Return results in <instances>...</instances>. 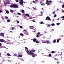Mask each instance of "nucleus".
<instances>
[{
    "instance_id": "f257e3e1",
    "label": "nucleus",
    "mask_w": 64,
    "mask_h": 64,
    "mask_svg": "<svg viewBox=\"0 0 64 64\" xmlns=\"http://www.w3.org/2000/svg\"><path fill=\"white\" fill-rule=\"evenodd\" d=\"M35 52H36V50H32L31 51H30V52H29L28 50H27L26 51V52L30 56H31L32 55H33L32 56V57H33L34 58H35V56H37L36 54H34L33 53H35Z\"/></svg>"
},
{
    "instance_id": "f03ea898",
    "label": "nucleus",
    "mask_w": 64,
    "mask_h": 64,
    "mask_svg": "<svg viewBox=\"0 0 64 64\" xmlns=\"http://www.w3.org/2000/svg\"><path fill=\"white\" fill-rule=\"evenodd\" d=\"M10 8H18L19 7L17 4H14L10 6Z\"/></svg>"
},
{
    "instance_id": "7ed1b4c3",
    "label": "nucleus",
    "mask_w": 64,
    "mask_h": 64,
    "mask_svg": "<svg viewBox=\"0 0 64 64\" xmlns=\"http://www.w3.org/2000/svg\"><path fill=\"white\" fill-rule=\"evenodd\" d=\"M46 4H47L49 6L50 5V4L48 3H52V1L50 0L49 2L48 0H47V1H46Z\"/></svg>"
},
{
    "instance_id": "20e7f679",
    "label": "nucleus",
    "mask_w": 64,
    "mask_h": 64,
    "mask_svg": "<svg viewBox=\"0 0 64 64\" xmlns=\"http://www.w3.org/2000/svg\"><path fill=\"white\" fill-rule=\"evenodd\" d=\"M33 40L34 42H35L36 43H39L40 42L37 40L36 38H34L33 39Z\"/></svg>"
},
{
    "instance_id": "39448f33",
    "label": "nucleus",
    "mask_w": 64,
    "mask_h": 64,
    "mask_svg": "<svg viewBox=\"0 0 64 64\" xmlns=\"http://www.w3.org/2000/svg\"><path fill=\"white\" fill-rule=\"evenodd\" d=\"M0 36L2 37H4V33L1 32L0 33Z\"/></svg>"
},
{
    "instance_id": "423d86ee",
    "label": "nucleus",
    "mask_w": 64,
    "mask_h": 64,
    "mask_svg": "<svg viewBox=\"0 0 64 64\" xmlns=\"http://www.w3.org/2000/svg\"><path fill=\"white\" fill-rule=\"evenodd\" d=\"M46 20L48 21H50V20H51V19L49 16H47L46 18Z\"/></svg>"
},
{
    "instance_id": "0eeeda50",
    "label": "nucleus",
    "mask_w": 64,
    "mask_h": 64,
    "mask_svg": "<svg viewBox=\"0 0 64 64\" xmlns=\"http://www.w3.org/2000/svg\"><path fill=\"white\" fill-rule=\"evenodd\" d=\"M24 15H25V16H27V17H30V16H29V15L28 14H24Z\"/></svg>"
},
{
    "instance_id": "6e6552de",
    "label": "nucleus",
    "mask_w": 64,
    "mask_h": 64,
    "mask_svg": "<svg viewBox=\"0 0 64 64\" xmlns=\"http://www.w3.org/2000/svg\"><path fill=\"white\" fill-rule=\"evenodd\" d=\"M0 42H5V40L3 39H0Z\"/></svg>"
},
{
    "instance_id": "1a4fd4ad",
    "label": "nucleus",
    "mask_w": 64,
    "mask_h": 64,
    "mask_svg": "<svg viewBox=\"0 0 64 64\" xmlns=\"http://www.w3.org/2000/svg\"><path fill=\"white\" fill-rule=\"evenodd\" d=\"M46 43H47V44H50V41H49V40H46Z\"/></svg>"
},
{
    "instance_id": "9d476101",
    "label": "nucleus",
    "mask_w": 64,
    "mask_h": 64,
    "mask_svg": "<svg viewBox=\"0 0 64 64\" xmlns=\"http://www.w3.org/2000/svg\"><path fill=\"white\" fill-rule=\"evenodd\" d=\"M24 3H23V2H20V5H23Z\"/></svg>"
},
{
    "instance_id": "9b49d317",
    "label": "nucleus",
    "mask_w": 64,
    "mask_h": 64,
    "mask_svg": "<svg viewBox=\"0 0 64 64\" xmlns=\"http://www.w3.org/2000/svg\"><path fill=\"white\" fill-rule=\"evenodd\" d=\"M51 53H52V54H54V53H55V52L54 51H52L51 52V53H50V54H51Z\"/></svg>"
},
{
    "instance_id": "f8f14e48",
    "label": "nucleus",
    "mask_w": 64,
    "mask_h": 64,
    "mask_svg": "<svg viewBox=\"0 0 64 64\" xmlns=\"http://www.w3.org/2000/svg\"><path fill=\"white\" fill-rule=\"evenodd\" d=\"M22 11L21 12H22V13H25V11H24V10H22Z\"/></svg>"
},
{
    "instance_id": "ddd939ff",
    "label": "nucleus",
    "mask_w": 64,
    "mask_h": 64,
    "mask_svg": "<svg viewBox=\"0 0 64 64\" xmlns=\"http://www.w3.org/2000/svg\"><path fill=\"white\" fill-rule=\"evenodd\" d=\"M30 28L31 29H32L33 28H34V26H30Z\"/></svg>"
},
{
    "instance_id": "4468645a",
    "label": "nucleus",
    "mask_w": 64,
    "mask_h": 64,
    "mask_svg": "<svg viewBox=\"0 0 64 64\" xmlns=\"http://www.w3.org/2000/svg\"><path fill=\"white\" fill-rule=\"evenodd\" d=\"M6 12L7 14H9V11H7L6 10Z\"/></svg>"
},
{
    "instance_id": "2eb2a0df",
    "label": "nucleus",
    "mask_w": 64,
    "mask_h": 64,
    "mask_svg": "<svg viewBox=\"0 0 64 64\" xmlns=\"http://www.w3.org/2000/svg\"><path fill=\"white\" fill-rule=\"evenodd\" d=\"M56 40H54V41H53L54 43H56Z\"/></svg>"
},
{
    "instance_id": "dca6fc26",
    "label": "nucleus",
    "mask_w": 64,
    "mask_h": 64,
    "mask_svg": "<svg viewBox=\"0 0 64 64\" xmlns=\"http://www.w3.org/2000/svg\"><path fill=\"white\" fill-rule=\"evenodd\" d=\"M22 56H22V55H18L19 57H22Z\"/></svg>"
},
{
    "instance_id": "f3484780",
    "label": "nucleus",
    "mask_w": 64,
    "mask_h": 64,
    "mask_svg": "<svg viewBox=\"0 0 64 64\" xmlns=\"http://www.w3.org/2000/svg\"><path fill=\"white\" fill-rule=\"evenodd\" d=\"M7 22H11V20H7Z\"/></svg>"
},
{
    "instance_id": "a211bd4d",
    "label": "nucleus",
    "mask_w": 64,
    "mask_h": 64,
    "mask_svg": "<svg viewBox=\"0 0 64 64\" xmlns=\"http://www.w3.org/2000/svg\"><path fill=\"white\" fill-rule=\"evenodd\" d=\"M20 36H24V34H20Z\"/></svg>"
},
{
    "instance_id": "6ab92c4d",
    "label": "nucleus",
    "mask_w": 64,
    "mask_h": 64,
    "mask_svg": "<svg viewBox=\"0 0 64 64\" xmlns=\"http://www.w3.org/2000/svg\"><path fill=\"white\" fill-rule=\"evenodd\" d=\"M10 12L12 13H13V12H14V10H11Z\"/></svg>"
},
{
    "instance_id": "aec40b11",
    "label": "nucleus",
    "mask_w": 64,
    "mask_h": 64,
    "mask_svg": "<svg viewBox=\"0 0 64 64\" xmlns=\"http://www.w3.org/2000/svg\"><path fill=\"white\" fill-rule=\"evenodd\" d=\"M4 18H5L6 19H9V18L6 16L4 17Z\"/></svg>"
},
{
    "instance_id": "412c9836",
    "label": "nucleus",
    "mask_w": 64,
    "mask_h": 64,
    "mask_svg": "<svg viewBox=\"0 0 64 64\" xmlns=\"http://www.w3.org/2000/svg\"><path fill=\"white\" fill-rule=\"evenodd\" d=\"M6 54L8 56H11V55H10V54Z\"/></svg>"
},
{
    "instance_id": "4be33fe9",
    "label": "nucleus",
    "mask_w": 64,
    "mask_h": 64,
    "mask_svg": "<svg viewBox=\"0 0 64 64\" xmlns=\"http://www.w3.org/2000/svg\"><path fill=\"white\" fill-rule=\"evenodd\" d=\"M52 26H55V24H51Z\"/></svg>"
},
{
    "instance_id": "5701e85b",
    "label": "nucleus",
    "mask_w": 64,
    "mask_h": 64,
    "mask_svg": "<svg viewBox=\"0 0 64 64\" xmlns=\"http://www.w3.org/2000/svg\"><path fill=\"white\" fill-rule=\"evenodd\" d=\"M46 41H42V43H46Z\"/></svg>"
},
{
    "instance_id": "b1692460",
    "label": "nucleus",
    "mask_w": 64,
    "mask_h": 64,
    "mask_svg": "<svg viewBox=\"0 0 64 64\" xmlns=\"http://www.w3.org/2000/svg\"><path fill=\"white\" fill-rule=\"evenodd\" d=\"M7 2H4V5H7Z\"/></svg>"
},
{
    "instance_id": "393cba45",
    "label": "nucleus",
    "mask_w": 64,
    "mask_h": 64,
    "mask_svg": "<svg viewBox=\"0 0 64 64\" xmlns=\"http://www.w3.org/2000/svg\"><path fill=\"white\" fill-rule=\"evenodd\" d=\"M40 23L41 24H44V22H40Z\"/></svg>"
},
{
    "instance_id": "a878e982",
    "label": "nucleus",
    "mask_w": 64,
    "mask_h": 64,
    "mask_svg": "<svg viewBox=\"0 0 64 64\" xmlns=\"http://www.w3.org/2000/svg\"><path fill=\"white\" fill-rule=\"evenodd\" d=\"M46 4L43 3L42 4H41L42 5H45Z\"/></svg>"
},
{
    "instance_id": "bb28decb",
    "label": "nucleus",
    "mask_w": 64,
    "mask_h": 64,
    "mask_svg": "<svg viewBox=\"0 0 64 64\" xmlns=\"http://www.w3.org/2000/svg\"><path fill=\"white\" fill-rule=\"evenodd\" d=\"M59 40H57V43H59Z\"/></svg>"
},
{
    "instance_id": "cd10ccee",
    "label": "nucleus",
    "mask_w": 64,
    "mask_h": 64,
    "mask_svg": "<svg viewBox=\"0 0 64 64\" xmlns=\"http://www.w3.org/2000/svg\"><path fill=\"white\" fill-rule=\"evenodd\" d=\"M54 31V29H52L51 30V32H53Z\"/></svg>"
},
{
    "instance_id": "c85d7f7f",
    "label": "nucleus",
    "mask_w": 64,
    "mask_h": 64,
    "mask_svg": "<svg viewBox=\"0 0 64 64\" xmlns=\"http://www.w3.org/2000/svg\"><path fill=\"white\" fill-rule=\"evenodd\" d=\"M51 26V24H48V27H50Z\"/></svg>"
},
{
    "instance_id": "c756f323",
    "label": "nucleus",
    "mask_w": 64,
    "mask_h": 64,
    "mask_svg": "<svg viewBox=\"0 0 64 64\" xmlns=\"http://www.w3.org/2000/svg\"><path fill=\"white\" fill-rule=\"evenodd\" d=\"M37 34L38 35H40V33L39 32H38Z\"/></svg>"
},
{
    "instance_id": "7c9ffc66",
    "label": "nucleus",
    "mask_w": 64,
    "mask_h": 64,
    "mask_svg": "<svg viewBox=\"0 0 64 64\" xmlns=\"http://www.w3.org/2000/svg\"><path fill=\"white\" fill-rule=\"evenodd\" d=\"M56 24L57 25H59L60 24V23H57Z\"/></svg>"
},
{
    "instance_id": "2f4dec72",
    "label": "nucleus",
    "mask_w": 64,
    "mask_h": 64,
    "mask_svg": "<svg viewBox=\"0 0 64 64\" xmlns=\"http://www.w3.org/2000/svg\"><path fill=\"white\" fill-rule=\"evenodd\" d=\"M7 4H10V2H7Z\"/></svg>"
},
{
    "instance_id": "473e14b6",
    "label": "nucleus",
    "mask_w": 64,
    "mask_h": 64,
    "mask_svg": "<svg viewBox=\"0 0 64 64\" xmlns=\"http://www.w3.org/2000/svg\"><path fill=\"white\" fill-rule=\"evenodd\" d=\"M49 57H51V56H52V55H51V54H49Z\"/></svg>"
},
{
    "instance_id": "72a5a7b5",
    "label": "nucleus",
    "mask_w": 64,
    "mask_h": 64,
    "mask_svg": "<svg viewBox=\"0 0 64 64\" xmlns=\"http://www.w3.org/2000/svg\"><path fill=\"white\" fill-rule=\"evenodd\" d=\"M39 37H40V36H39V35H37L36 36V37H37V38H38Z\"/></svg>"
},
{
    "instance_id": "f704fd0d",
    "label": "nucleus",
    "mask_w": 64,
    "mask_h": 64,
    "mask_svg": "<svg viewBox=\"0 0 64 64\" xmlns=\"http://www.w3.org/2000/svg\"><path fill=\"white\" fill-rule=\"evenodd\" d=\"M18 15H21V14H20V13H18Z\"/></svg>"
},
{
    "instance_id": "c9c22d12",
    "label": "nucleus",
    "mask_w": 64,
    "mask_h": 64,
    "mask_svg": "<svg viewBox=\"0 0 64 64\" xmlns=\"http://www.w3.org/2000/svg\"><path fill=\"white\" fill-rule=\"evenodd\" d=\"M54 59H55L56 60H58V58H54Z\"/></svg>"
},
{
    "instance_id": "e433bc0d",
    "label": "nucleus",
    "mask_w": 64,
    "mask_h": 64,
    "mask_svg": "<svg viewBox=\"0 0 64 64\" xmlns=\"http://www.w3.org/2000/svg\"><path fill=\"white\" fill-rule=\"evenodd\" d=\"M17 56V54H14V56H15V57Z\"/></svg>"
},
{
    "instance_id": "4c0bfd02",
    "label": "nucleus",
    "mask_w": 64,
    "mask_h": 64,
    "mask_svg": "<svg viewBox=\"0 0 64 64\" xmlns=\"http://www.w3.org/2000/svg\"><path fill=\"white\" fill-rule=\"evenodd\" d=\"M54 17H57V15H56V14H55L54 15Z\"/></svg>"
},
{
    "instance_id": "58836bf2",
    "label": "nucleus",
    "mask_w": 64,
    "mask_h": 64,
    "mask_svg": "<svg viewBox=\"0 0 64 64\" xmlns=\"http://www.w3.org/2000/svg\"><path fill=\"white\" fill-rule=\"evenodd\" d=\"M14 29H15L14 28H12V30H14Z\"/></svg>"
},
{
    "instance_id": "ea45409f",
    "label": "nucleus",
    "mask_w": 64,
    "mask_h": 64,
    "mask_svg": "<svg viewBox=\"0 0 64 64\" xmlns=\"http://www.w3.org/2000/svg\"><path fill=\"white\" fill-rule=\"evenodd\" d=\"M60 63V62H57V64H59V63Z\"/></svg>"
},
{
    "instance_id": "a19ab883",
    "label": "nucleus",
    "mask_w": 64,
    "mask_h": 64,
    "mask_svg": "<svg viewBox=\"0 0 64 64\" xmlns=\"http://www.w3.org/2000/svg\"><path fill=\"white\" fill-rule=\"evenodd\" d=\"M20 28H23V27H22V26H20Z\"/></svg>"
},
{
    "instance_id": "79ce46f5",
    "label": "nucleus",
    "mask_w": 64,
    "mask_h": 64,
    "mask_svg": "<svg viewBox=\"0 0 64 64\" xmlns=\"http://www.w3.org/2000/svg\"><path fill=\"white\" fill-rule=\"evenodd\" d=\"M25 48L26 49V50H28V48H27V47H25Z\"/></svg>"
},
{
    "instance_id": "37998d69",
    "label": "nucleus",
    "mask_w": 64,
    "mask_h": 64,
    "mask_svg": "<svg viewBox=\"0 0 64 64\" xmlns=\"http://www.w3.org/2000/svg\"><path fill=\"white\" fill-rule=\"evenodd\" d=\"M24 31H25L26 33H27V31L26 30H24Z\"/></svg>"
},
{
    "instance_id": "c03bdc74",
    "label": "nucleus",
    "mask_w": 64,
    "mask_h": 64,
    "mask_svg": "<svg viewBox=\"0 0 64 64\" xmlns=\"http://www.w3.org/2000/svg\"><path fill=\"white\" fill-rule=\"evenodd\" d=\"M15 1H16V2H18V0H15Z\"/></svg>"
},
{
    "instance_id": "a18cd8bd",
    "label": "nucleus",
    "mask_w": 64,
    "mask_h": 64,
    "mask_svg": "<svg viewBox=\"0 0 64 64\" xmlns=\"http://www.w3.org/2000/svg\"><path fill=\"white\" fill-rule=\"evenodd\" d=\"M2 46V44L0 43V47Z\"/></svg>"
},
{
    "instance_id": "49530a36",
    "label": "nucleus",
    "mask_w": 64,
    "mask_h": 64,
    "mask_svg": "<svg viewBox=\"0 0 64 64\" xmlns=\"http://www.w3.org/2000/svg\"><path fill=\"white\" fill-rule=\"evenodd\" d=\"M2 19H3V20H4L5 18H2Z\"/></svg>"
},
{
    "instance_id": "de8ad7c7",
    "label": "nucleus",
    "mask_w": 64,
    "mask_h": 64,
    "mask_svg": "<svg viewBox=\"0 0 64 64\" xmlns=\"http://www.w3.org/2000/svg\"><path fill=\"white\" fill-rule=\"evenodd\" d=\"M2 10H0V13H2Z\"/></svg>"
},
{
    "instance_id": "09e8293b",
    "label": "nucleus",
    "mask_w": 64,
    "mask_h": 64,
    "mask_svg": "<svg viewBox=\"0 0 64 64\" xmlns=\"http://www.w3.org/2000/svg\"><path fill=\"white\" fill-rule=\"evenodd\" d=\"M62 19H64V16H63L62 17Z\"/></svg>"
},
{
    "instance_id": "8fccbe9b",
    "label": "nucleus",
    "mask_w": 64,
    "mask_h": 64,
    "mask_svg": "<svg viewBox=\"0 0 64 64\" xmlns=\"http://www.w3.org/2000/svg\"><path fill=\"white\" fill-rule=\"evenodd\" d=\"M33 3H36V2H35V1H33Z\"/></svg>"
},
{
    "instance_id": "3c124183",
    "label": "nucleus",
    "mask_w": 64,
    "mask_h": 64,
    "mask_svg": "<svg viewBox=\"0 0 64 64\" xmlns=\"http://www.w3.org/2000/svg\"><path fill=\"white\" fill-rule=\"evenodd\" d=\"M55 12H53L52 14H55Z\"/></svg>"
},
{
    "instance_id": "603ef678",
    "label": "nucleus",
    "mask_w": 64,
    "mask_h": 64,
    "mask_svg": "<svg viewBox=\"0 0 64 64\" xmlns=\"http://www.w3.org/2000/svg\"><path fill=\"white\" fill-rule=\"evenodd\" d=\"M21 1L22 2H23V0H21Z\"/></svg>"
},
{
    "instance_id": "864d4df0",
    "label": "nucleus",
    "mask_w": 64,
    "mask_h": 64,
    "mask_svg": "<svg viewBox=\"0 0 64 64\" xmlns=\"http://www.w3.org/2000/svg\"><path fill=\"white\" fill-rule=\"evenodd\" d=\"M40 13H41V14H43V12H40Z\"/></svg>"
},
{
    "instance_id": "5fc2aeb1",
    "label": "nucleus",
    "mask_w": 64,
    "mask_h": 64,
    "mask_svg": "<svg viewBox=\"0 0 64 64\" xmlns=\"http://www.w3.org/2000/svg\"><path fill=\"white\" fill-rule=\"evenodd\" d=\"M32 21H33V22H36L35 20H33Z\"/></svg>"
},
{
    "instance_id": "6e6d98bb",
    "label": "nucleus",
    "mask_w": 64,
    "mask_h": 64,
    "mask_svg": "<svg viewBox=\"0 0 64 64\" xmlns=\"http://www.w3.org/2000/svg\"><path fill=\"white\" fill-rule=\"evenodd\" d=\"M62 8H64V5H63L62 6Z\"/></svg>"
},
{
    "instance_id": "4d7b16f0",
    "label": "nucleus",
    "mask_w": 64,
    "mask_h": 64,
    "mask_svg": "<svg viewBox=\"0 0 64 64\" xmlns=\"http://www.w3.org/2000/svg\"><path fill=\"white\" fill-rule=\"evenodd\" d=\"M17 23H19V22L18 21V22H17Z\"/></svg>"
},
{
    "instance_id": "13d9d810",
    "label": "nucleus",
    "mask_w": 64,
    "mask_h": 64,
    "mask_svg": "<svg viewBox=\"0 0 64 64\" xmlns=\"http://www.w3.org/2000/svg\"><path fill=\"white\" fill-rule=\"evenodd\" d=\"M62 3V2L61 1H60V3Z\"/></svg>"
},
{
    "instance_id": "bf43d9fd",
    "label": "nucleus",
    "mask_w": 64,
    "mask_h": 64,
    "mask_svg": "<svg viewBox=\"0 0 64 64\" xmlns=\"http://www.w3.org/2000/svg\"><path fill=\"white\" fill-rule=\"evenodd\" d=\"M41 10H44V9H43V8H42Z\"/></svg>"
},
{
    "instance_id": "052dcab7",
    "label": "nucleus",
    "mask_w": 64,
    "mask_h": 64,
    "mask_svg": "<svg viewBox=\"0 0 64 64\" xmlns=\"http://www.w3.org/2000/svg\"><path fill=\"white\" fill-rule=\"evenodd\" d=\"M10 32H11V33H13V32L12 31H10Z\"/></svg>"
},
{
    "instance_id": "680f3d73",
    "label": "nucleus",
    "mask_w": 64,
    "mask_h": 64,
    "mask_svg": "<svg viewBox=\"0 0 64 64\" xmlns=\"http://www.w3.org/2000/svg\"><path fill=\"white\" fill-rule=\"evenodd\" d=\"M62 12H63V13H64V10H62Z\"/></svg>"
},
{
    "instance_id": "e2e57ef3",
    "label": "nucleus",
    "mask_w": 64,
    "mask_h": 64,
    "mask_svg": "<svg viewBox=\"0 0 64 64\" xmlns=\"http://www.w3.org/2000/svg\"><path fill=\"white\" fill-rule=\"evenodd\" d=\"M60 38H62L63 37V36H60Z\"/></svg>"
},
{
    "instance_id": "0e129e2a",
    "label": "nucleus",
    "mask_w": 64,
    "mask_h": 64,
    "mask_svg": "<svg viewBox=\"0 0 64 64\" xmlns=\"http://www.w3.org/2000/svg\"><path fill=\"white\" fill-rule=\"evenodd\" d=\"M42 62H43V63H45V62H44V61H43Z\"/></svg>"
},
{
    "instance_id": "69168bd1",
    "label": "nucleus",
    "mask_w": 64,
    "mask_h": 64,
    "mask_svg": "<svg viewBox=\"0 0 64 64\" xmlns=\"http://www.w3.org/2000/svg\"><path fill=\"white\" fill-rule=\"evenodd\" d=\"M60 20V18H58V20Z\"/></svg>"
},
{
    "instance_id": "338daca9",
    "label": "nucleus",
    "mask_w": 64,
    "mask_h": 64,
    "mask_svg": "<svg viewBox=\"0 0 64 64\" xmlns=\"http://www.w3.org/2000/svg\"><path fill=\"white\" fill-rule=\"evenodd\" d=\"M26 35H29V34H26Z\"/></svg>"
},
{
    "instance_id": "774afa93",
    "label": "nucleus",
    "mask_w": 64,
    "mask_h": 64,
    "mask_svg": "<svg viewBox=\"0 0 64 64\" xmlns=\"http://www.w3.org/2000/svg\"><path fill=\"white\" fill-rule=\"evenodd\" d=\"M61 55H62V52L61 53Z\"/></svg>"
}]
</instances>
